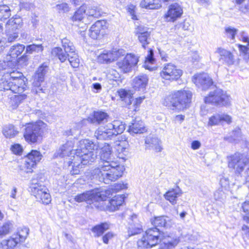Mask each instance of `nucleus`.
I'll list each match as a JSON object with an SVG mask.
<instances>
[{"instance_id":"1","label":"nucleus","mask_w":249,"mask_h":249,"mask_svg":"<svg viewBox=\"0 0 249 249\" xmlns=\"http://www.w3.org/2000/svg\"><path fill=\"white\" fill-rule=\"evenodd\" d=\"M151 223L154 227L147 229L137 242L140 249H150L158 245L161 240L160 236L163 233L160 228L168 229L172 225L170 218L164 215L155 217L151 219Z\"/></svg>"},{"instance_id":"2","label":"nucleus","mask_w":249,"mask_h":249,"mask_svg":"<svg viewBox=\"0 0 249 249\" xmlns=\"http://www.w3.org/2000/svg\"><path fill=\"white\" fill-rule=\"evenodd\" d=\"M124 169V166L111 167L107 162L99 163L98 166L91 171V179L96 183L109 184L121 177Z\"/></svg>"},{"instance_id":"3","label":"nucleus","mask_w":249,"mask_h":249,"mask_svg":"<svg viewBox=\"0 0 249 249\" xmlns=\"http://www.w3.org/2000/svg\"><path fill=\"white\" fill-rule=\"evenodd\" d=\"M192 96V93L189 90H178L166 95L162 104L170 109L182 110L189 107Z\"/></svg>"},{"instance_id":"4","label":"nucleus","mask_w":249,"mask_h":249,"mask_svg":"<svg viewBox=\"0 0 249 249\" xmlns=\"http://www.w3.org/2000/svg\"><path fill=\"white\" fill-rule=\"evenodd\" d=\"M97 156V152L95 151L83 152L80 150H76L74 155L65 161V166H71V174L77 175L80 173V169L82 168L84 165L91 164L95 160Z\"/></svg>"},{"instance_id":"5","label":"nucleus","mask_w":249,"mask_h":249,"mask_svg":"<svg viewBox=\"0 0 249 249\" xmlns=\"http://www.w3.org/2000/svg\"><path fill=\"white\" fill-rule=\"evenodd\" d=\"M25 47L23 44H17L13 46L10 49L9 54L12 58L11 61L16 60L18 63L26 65L28 60V55L32 54L33 52H42L43 47L42 45H36L33 44L27 45L26 48L25 53L20 57H18L24 51Z\"/></svg>"},{"instance_id":"6","label":"nucleus","mask_w":249,"mask_h":249,"mask_svg":"<svg viewBox=\"0 0 249 249\" xmlns=\"http://www.w3.org/2000/svg\"><path fill=\"white\" fill-rule=\"evenodd\" d=\"M46 124L40 121L36 123H29L25 125L23 136L29 143H35L42 137Z\"/></svg>"},{"instance_id":"7","label":"nucleus","mask_w":249,"mask_h":249,"mask_svg":"<svg viewBox=\"0 0 249 249\" xmlns=\"http://www.w3.org/2000/svg\"><path fill=\"white\" fill-rule=\"evenodd\" d=\"M204 102L217 106H228L230 104L231 98L226 92L217 87L209 92L208 96L205 97Z\"/></svg>"},{"instance_id":"8","label":"nucleus","mask_w":249,"mask_h":249,"mask_svg":"<svg viewBox=\"0 0 249 249\" xmlns=\"http://www.w3.org/2000/svg\"><path fill=\"white\" fill-rule=\"evenodd\" d=\"M27 84L26 77L17 79L14 81L3 80L0 82V90H10L14 93L20 94L28 89Z\"/></svg>"},{"instance_id":"9","label":"nucleus","mask_w":249,"mask_h":249,"mask_svg":"<svg viewBox=\"0 0 249 249\" xmlns=\"http://www.w3.org/2000/svg\"><path fill=\"white\" fill-rule=\"evenodd\" d=\"M249 164V156L244 153L236 152L229 157L228 166L235 169V172L240 174L245 167Z\"/></svg>"},{"instance_id":"10","label":"nucleus","mask_w":249,"mask_h":249,"mask_svg":"<svg viewBox=\"0 0 249 249\" xmlns=\"http://www.w3.org/2000/svg\"><path fill=\"white\" fill-rule=\"evenodd\" d=\"M53 56L57 57L61 62H64L67 59L70 64L73 68H78L79 65L80 60L78 56L75 51L73 53H65L60 47H55L52 50Z\"/></svg>"},{"instance_id":"11","label":"nucleus","mask_w":249,"mask_h":249,"mask_svg":"<svg viewBox=\"0 0 249 249\" xmlns=\"http://www.w3.org/2000/svg\"><path fill=\"white\" fill-rule=\"evenodd\" d=\"M42 158V155L39 151L32 150L24 159V162L21 166V170L26 173H32L33 169L36 167Z\"/></svg>"},{"instance_id":"12","label":"nucleus","mask_w":249,"mask_h":249,"mask_svg":"<svg viewBox=\"0 0 249 249\" xmlns=\"http://www.w3.org/2000/svg\"><path fill=\"white\" fill-rule=\"evenodd\" d=\"M109 192H99L97 189H94L89 191H87L82 193L77 194L74 197V200L77 202H86L87 203L91 204L93 200H97L100 197H105L108 195Z\"/></svg>"},{"instance_id":"13","label":"nucleus","mask_w":249,"mask_h":249,"mask_svg":"<svg viewBox=\"0 0 249 249\" xmlns=\"http://www.w3.org/2000/svg\"><path fill=\"white\" fill-rule=\"evenodd\" d=\"M182 74V70L177 69L175 65L171 63L165 64L160 72V75L162 79L170 81L178 80Z\"/></svg>"},{"instance_id":"14","label":"nucleus","mask_w":249,"mask_h":249,"mask_svg":"<svg viewBox=\"0 0 249 249\" xmlns=\"http://www.w3.org/2000/svg\"><path fill=\"white\" fill-rule=\"evenodd\" d=\"M124 51L123 49H116L111 51L104 50L98 56V61L100 63L108 64L117 60L121 55H124Z\"/></svg>"},{"instance_id":"15","label":"nucleus","mask_w":249,"mask_h":249,"mask_svg":"<svg viewBox=\"0 0 249 249\" xmlns=\"http://www.w3.org/2000/svg\"><path fill=\"white\" fill-rule=\"evenodd\" d=\"M138 58L133 54H127L123 60L117 62V66L124 73L129 72L132 68L137 65Z\"/></svg>"},{"instance_id":"16","label":"nucleus","mask_w":249,"mask_h":249,"mask_svg":"<svg viewBox=\"0 0 249 249\" xmlns=\"http://www.w3.org/2000/svg\"><path fill=\"white\" fill-rule=\"evenodd\" d=\"M195 85L203 90H206L213 85V79L206 73L195 74L193 78Z\"/></svg>"},{"instance_id":"17","label":"nucleus","mask_w":249,"mask_h":249,"mask_svg":"<svg viewBox=\"0 0 249 249\" xmlns=\"http://www.w3.org/2000/svg\"><path fill=\"white\" fill-rule=\"evenodd\" d=\"M101 148L100 152V161L99 163L108 162V164L111 165V167H117L118 166H123L118 162L112 160L111 158L112 148L111 146L107 143H105L103 146L100 145Z\"/></svg>"},{"instance_id":"18","label":"nucleus","mask_w":249,"mask_h":249,"mask_svg":"<svg viewBox=\"0 0 249 249\" xmlns=\"http://www.w3.org/2000/svg\"><path fill=\"white\" fill-rule=\"evenodd\" d=\"M182 14L183 9L181 6L175 2L169 6L167 12L164 16V18L167 21L174 22L180 18Z\"/></svg>"},{"instance_id":"19","label":"nucleus","mask_w":249,"mask_h":249,"mask_svg":"<svg viewBox=\"0 0 249 249\" xmlns=\"http://www.w3.org/2000/svg\"><path fill=\"white\" fill-rule=\"evenodd\" d=\"M135 33L142 47L145 49L151 40V31L147 27L141 25L136 29Z\"/></svg>"},{"instance_id":"20","label":"nucleus","mask_w":249,"mask_h":249,"mask_svg":"<svg viewBox=\"0 0 249 249\" xmlns=\"http://www.w3.org/2000/svg\"><path fill=\"white\" fill-rule=\"evenodd\" d=\"M114 133L109 128V125L107 124L105 126H101L95 131L94 135L98 140H111L114 138Z\"/></svg>"},{"instance_id":"21","label":"nucleus","mask_w":249,"mask_h":249,"mask_svg":"<svg viewBox=\"0 0 249 249\" xmlns=\"http://www.w3.org/2000/svg\"><path fill=\"white\" fill-rule=\"evenodd\" d=\"M99 192H106L108 191L109 193L107 195L105 196V197H100L99 199H97V200H93V201L91 202V204H92L93 206L98 210L101 211H107L108 209V206L107 205V202H106V199L109 197L110 196H112V190L110 189H103L100 188H97Z\"/></svg>"},{"instance_id":"22","label":"nucleus","mask_w":249,"mask_h":249,"mask_svg":"<svg viewBox=\"0 0 249 249\" xmlns=\"http://www.w3.org/2000/svg\"><path fill=\"white\" fill-rule=\"evenodd\" d=\"M219 54V60L223 64L228 66L233 65L234 62L233 55L232 53L222 48H218L215 52Z\"/></svg>"},{"instance_id":"23","label":"nucleus","mask_w":249,"mask_h":249,"mask_svg":"<svg viewBox=\"0 0 249 249\" xmlns=\"http://www.w3.org/2000/svg\"><path fill=\"white\" fill-rule=\"evenodd\" d=\"M146 129L143 122L141 120H133L129 124L128 132L132 135L143 133Z\"/></svg>"},{"instance_id":"24","label":"nucleus","mask_w":249,"mask_h":249,"mask_svg":"<svg viewBox=\"0 0 249 249\" xmlns=\"http://www.w3.org/2000/svg\"><path fill=\"white\" fill-rule=\"evenodd\" d=\"M138 221L137 215L135 214H133L129 221V226L128 228L129 236L141 233L142 231V226Z\"/></svg>"},{"instance_id":"25","label":"nucleus","mask_w":249,"mask_h":249,"mask_svg":"<svg viewBox=\"0 0 249 249\" xmlns=\"http://www.w3.org/2000/svg\"><path fill=\"white\" fill-rule=\"evenodd\" d=\"M74 142L72 140H68L67 142L62 144L56 151L54 156L56 157L63 158L65 156H69L70 154L73 150Z\"/></svg>"},{"instance_id":"26","label":"nucleus","mask_w":249,"mask_h":249,"mask_svg":"<svg viewBox=\"0 0 249 249\" xmlns=\"http://www.w3.org/2000/svg\"><path fill=\"white\" fill-rule=\"evenodd\" d=\"M37 190L35 193L32 194L36 198L42 203L47 205L51 201V197L48 189L45 186Z\"/></svg>"},{"instance_id":"27","label":"nucleus","mask_w":249,"mask_h":249,"mask_svg":"<svg viewBox=\"0 0 249 249\" xmlns=\"http://www.w3.org/2000/svg\"><path fill=\"white\" fill-rule=\"evenodd\" d=\"M100 147V145L89 139H83L79 142L78 147L76 150H80L83 152L95 151Z\"/></svg>"},{"instance_id":"28","label":"nucleus","mask_w":249,"mask_h":249,"mask_svg":"<svg viewBox=\"0 0 249 249\" xmlns=\"http://www.w3.org/2000/svg\"><path fill=\"white\" fill-rule=\"evenodd\" d=\"M108 118L109 115L107 113L102 111H94L88 120L92 124H100L107 122Z\"/></svg>"},{"instance_id":"29","label":"nucleus","mask_w":249,"mask_h":249,"mask_svg":"<svg viewBox=\"0 0 249 249\" xmlns=\"http://www.w3.org/2000/svg\"><path fill=\"white\" fill-rule=\"evenodd\" d=\"M146 149H152L157 152H160L162 148L160 145V140L154 136H147L145 139Z\"/></svg>"},{"instance_id":"30","label":"nucleus","mask_w":249,"mask_h":249,"mask_svg":"<svg viewBox=\"0 0 249 249\" xmlns=\"http://www.w3.org/2000/svg\"><path fill=\"white\" fill-rule=\"evenodd\" d=\"M125 198L124 195L115 196L110 201L107 202L108 211L114 212L118 210L119 207L124 202Z\"/></svg>"},{"instance_id":"31","label":"nucleus","mask_w":249,"mask_h":249,"mask_svg":"<svg viewBox=\"0 0 249 249\" xmlns=\"http://www.w3.org/2000/svg\"><path fill=\"white\" fill-rule=\"evenodd\" d=\"M41 174H36L34 175L31 178L29 185V191L31 194L35 193L37 190L41 189L42 187H45L42 184V178Z\"/></svg>"},{"instance_id":"32","label":"nucleus","mask_w":249,"mask_h":249,"mask_svg":"<svg viewBox=\"0 0 249 249\" xmlns=\"http://www.w3.org/2000/svg\"><path fill=\"white\" fill-rule=\"evenodd\" d=\"M105 24L106 22L104 20H97L91 26L89 30L90 37L94 39H97L101 30L104 29Z\"/></svg>"},{"instance_id":"33","label":"nucleus","mask_w":249,"mask_h":249,"mask_svg":"<svg viewBox=\"0 0 249 249\" xmlns=\"http://www.w3.org/2000/svg\"><path fill=\"white\" fill-rule=\"evenodd\" d=\"M147 83L148 78L146 75H139L135 77L133 80V88L136 90L143 91Z\"/></svg>"},{"instance_id":"34","label":"nucleus","mask_w":249,"mask_h":249,"mask_svg":"<svg viewBox=\"0 0 249 249\" xmlns=\"http://www.w3.org/2000/svg\"><path fill=\"white\" fill-rule=\"evenodd\" d=\"M223 121L230 124L231 122V118L230 116L226 114H216L212 116L209 118L208 124L212 126L218 124L219 123Z\"/></svg>"},{"instance_id":"35","label":"nucleus","mask_w":249,"mask_h":249,"mask_svg":"<svg viewBox=\"0 0 249 249\" xmlns=\"http://www.w3.org/2000/svg\"><path fill=\"white\" fill-rule=\"evenodd\" d=\"M181 191L179 187L175 189H172L168 190L164 195V198L169 201L172 205L177 203V200L178 197L180 196Z\"/></svg>"},{"instance_id":"36","label":"nucleus","mask_w":249,"mask_h":249,"mask_svg":"<svg viewBox=\"0 0 249 249\" xmlns=\"http://www.w3.org/2000/svg\"><path fill=\"white\" fill-rule=\"evenodd\" d=\"M109 128L114 133V138L122 133L125 129L124 124L119 120H114L112 123H108Z\"/></svg>"},{"instance_id":"37","label":"nucleus","mask_w":249,"mask_h":249,"mask_svg":"<svg viewBox=\"0 0 249 249\" xmlns=\"http://www.w3.org/2000/svg\"><path fill=\"white\" fill-rule=\"evenodd\" d=\"M110 224L108 222H103L93 227L91 229L94 234L95 237H100L107 230L109 229Z\"/></svg>"},{"instance_id":"38","label":"nucleus","mask_w":249,"mask_h":249,"mask_svg":"<svg viewBox=\"0 0 249 249\" xmlns=\"http://www.w3.org/2000/svg\"><path fill=\"white\" fill-rule=\"evenodd\" d=\"M140 6L145 9H157L161 7V2L160 0H142Z\"/></svg>"},{"instance_id":"39","label":"nucleus","mask_w":249,"mask_h":249,"mask_svg":"<svg viewBox=\"0 0 249 249\" xmlns=\"http://www.w3.org/2000/svg\"><path fill=\"white\" fill-rule=\"evenodd\" d=\"M23 25L22 19L19 16H16L15 17L8 20L7 28L18 31Z\"/></svg>"},{"instance_id":"40","label":"nucleus","mask_w":249,"mask_h":249,"mask_svg":"<svg viewBox=\"0 0 249 249\" xmlns=\"http://www.w3.org/2000/svg\"><path fill=\"white\" fill-rule=\"evenodd\" d=\"M118 94L126 105L130 106L132 104L133 95L130 90L121 89L118 91Z\"/></svg>"},{"instance_id":"41","label":"nucleus","mask_w":249,"mask_h":249,"mask_svg":"<svg viewBox=\"0 0 249 249\" xmlns=\"http://www.w3.org/2000/svg\"><path fill=\"white\" fill-rule=\"evenodd\" d=\"M180 242L178 237L174 236L173 237L168 236L163 242V249H173Z\"/></svg>"},{"instance_id":"42","label":"nucleus","mask_w":249,"mask_h":249,"mask_svg":"<svg viewBox=\"0 0 249 249\" xmlns=\"http://www.w3.org/2000/svg\"><path fill=\"white\" fill-rule=\"evenodd\" d=\"M18 133L15 126L12 124L5 125L2 129V133L7 138H11L15 137Z\"/></svg>"},{"instance_id":"43","label":"nucleus","mask_w":249,"mask_h":249,"mask_svg":"<svg viewBox=\"0 0 249 249\" xmlns=\"http://www.w3.org/2000/svg\"><path fill=\"white\" fill-rule=\"evenodd\" d=\"M47 72V66L43 65L40 66L36 73L35 76L34 82H39L43 83L44 80V77Z\"/></svg>"},{"instance_id":"44","label":"nucleus","mask_w":249,"mask_h":249,"mask_svg":"<svg viewBox=\"0 0 249 249\" xmlns=\"http://www.w3.org/2000/svg\"><path fill=\"white\" fill-rule=\"evenodd\" d=\"M25 77L23 74L18 71H6V73L4 75V78H1V81L3 80H8L14 81L17 79L22 78Z\"/></svg>"},{"instance_id":"45","label":"nucleus","mask_w":249,"mask_h":249,"mask_svg":"<svg viewBox=\"0 0 249 249\" xmlns=\"http://www.w3.org/2000/svg\"><path fill=\"white\" fill-rule=\"evenodd\" d=\"M61 43L62 47L64 48V52L68 53H73L75 51V47L70 40L67 37H64L61 39Z\"/></svg>"},{"instance_id":"46","label":"nucleus","mask_w":249,"mask_h":249,"mask_svg":"<svg viewBox=\"0 0 249 249\" xmlns=\"http://www.w3.org/2000/svg\"><path fill=\"white\" fill-rule=\"evenodd\" d=\"M86 6L82 5L75 12L74 15L71 18L73 21H81L86 14Z\"/></svg>"},{"instance_id":"47","label":"nucleus","mask_w":249,"mask_h":249,"mask_svg":"<svg viewBox=\"0 0 249 249\" xmlns=\"http://www.w3.org/2000/svg\"><path fill=\"white\" fill-rule=\"evenodd\" d=\"M11 16V10L6 5H0V20L4 21Z\"/></svg>"},{"instance_id":"48","label":"nucleus","mask_w":249,"mask_h":249,"mask_svg":"<svg viewBox=\"0 0 249 249\" xmlns=\"http://www.w3.org/2000/svg\"><path fill=\"white\" fill-rule=\"evenodd\" d=\"M19 242H20V240L15 235H13L12 237H11L10 239L7 240L3 241L0 244V246H2L3 245L7 246L8 248H14Z\"/></svg>"},{"instance_id":"49","label":"nucleus","mask_w":249,"mask_h":249,"mask_svg":"<svg viewBox=\"0 0 249 249\" xmlns=\"http://www.w3.org/2000/svg\"><path fill=\"white\" fill-rule=\"evenodd\" d=\"M102 14L101 9L96 6H93L89 9L86 13L89 18L93 17L94 18H99L102 16Z\"/></svg>"},{"instance_id":"50","label":"nucleus","mask_w":249,"mask_h":249,"mask_svg":"<svg viewBox=\"0 0 249 249\" xmlns=\"http://www.w3.org/2000/svg\"><path fill=\"white\" fill-rule=\"evenodd\" d=\"M78 127L79 125L75 124V126H74L73 128L70 129V130L65 131L64 132L63 135L67 137L71 136L73 137L72 141L75 139H77V137L80 133V131Z\"/></svg>"},{"instance_id":"51","label":"nucleus","mask_w":249,"mask_h":249,"mask_svg":"<svg viewBox=\"0 0 249 249\" xmlns=\"http://www.w3.org/2000/svg\"><path fill=\"white\" fill-rule=\"evenodd\" d=\"M29 231V230L27 228L23 227L19 229L17 233L14 235L18 237L20 242H23L27 237Z\"/></svg>"},{"instance_id":"52","label":"nucleus","mask_w":249,"mask_h":249,"mask_svg":"<svg viewBox=\"0 0 249 249\" xmlns=\"http://www.w3.org/2000/svg\"><path fill=\"white\" fill-rule=\"evenodd\" d=\"M18 31L11 30V29H7L6 32V36L7 37V41L8 42H13L16 40L18 37Z\"/></svg>"},{"instance_id":"53","label":"nucleus","mask_w":249,"mask_h":249,"mask_svg":"<svg viewBox=\"0 0 249 249\" xmlns=\"http://www.w3.org/2000/svg\"><path fill=\"white\" fill-rule=\"evenodd\" d=\"M43 83H40L39 82H33V88L32 89L33 93L38 94L40 93H44L46 89L42 86V84Z\"/></svg>"},{"instance_id":"54","label":"nucleus","mask_w":249,"mask_h":249,"mask_svg":"<svg viewBox=\"0 0 249 249\" xmlns=\"http://www.w3.org/2000/svg\"><path fill=\"white\" fill-rule=\"evenodd\" d=\"M12 227L13 224L10 222H7L3 224L2 226L0 227V235H4L8 234Z\"/></svg>"},{"instance_id":"55","label":"nucleus","mask_w":249,"mask_h":249,"mask_svg":"<svg viewBox=\"0 0 249 249\" xmlns=\"http://www.w3.org/2000/svg\"><path fill=\"white\" fill-rule=\"evenodd\" d=\"M55 8L59 14H64L67 13L70 11V7L67 3H62L57 4Z\"/></svg>"},{"instance_id":"56","label":"nucleus","mask_w":249,"mask_h":249,"mask_svg":"<svg viewBox=\"0 0 249 249\" xmlns=\"http://www.w3.org/2000/svg\"><path fill=\"white\" fill-rule=\"evenodd\" d=\"M237 31L236 29L230 26L225 28V32L227 37L232 40H234Z\"/></svg>"},{"instance_id":"57","label":"nucleus","mask_w":249,"mask_h":249,"mask_svg":"<svg viewBox=\"0 0 249 249\" xmlns=\"http://www.w3.org/2000/svg\"><path fill=\"white\" fill-rule=\"evenodd\" d=\"M126 9L127 13L131 16V18L133 20H137V18L136 15V6L133 4H129L126 6Z\"/></svg>"},{"instance_id":"58","label":"nucleus","mask_w":249,"mask_h":249,"mask_svg":"<svg viewBox=\"0 0 249 249\" xmlns=\"http://www.w3.org/2000/svg\"><path fill=\"white\" fill-rule=\"evenodd\" d=\"M214 197L216 200L222 201L226 198V196L223 190L219 189L214 192Z\"/></svg>"},{"instance_id":"59","label":"nucleus","mask_w":249,"mask_h":249,"mask_svg":"<svg viewBox=\"0 0 249 249\" xmlns=\"http://www.w3.org/2000/svg\"><path fill=\"white\" fill-rule=\"evenodd\" d=\"M7 63L5 61H0V76H2V78H4V75L8 71L9 69L7 70Z\"/></svg>"},{"instance_id":"60","label":"nucleus","mask_w":249,"mask_h":249,"mask_svg":"<svg viewBox=\"0 0 249 249\" xmlns=\"http://www.w3.org/2000/svg\"><path fill=\"white\" fill-rule=\"evenodd\" d=\"M241 136V129L237 127L232 132L231 137L234 141L239 140Z\"/></svg>"},{"instance_id":"61","label":"nucleus","mask_w":249,"mask_h":249,"mask_svg":"<svg viewBox=\"0 0 249 249\" xmlns=\"http://www.w3.org/2000/svg\"><path fill=\"white\" fill-rule=\"evenodd\" d=\"M155 61L154 57V52L152 49H150L148 51V54L145 57V62L153 64Z\"/></svg>"},{"instance_id":"62","label":"nucleus","mask_w":249,"mask_h":249,"mask_svg":"<svg viewBox=\"0 0 249 249\" xmlns=\"http://www.w3.org/2000/svg\"><path fill=\"white\" fill-rule=\"evenodd\" d=\"M11 149L14 154L17 155L21 154L23 151L22 147L19 144H15L12 145Z\"/></svg>"},{"instance_id":"63","label":"nucleus","mask_w":249,"mask_h":249,"mask_svg":"<svg viewBox=\"0 0 249 249\" xmlns=\"http://www.w3.org/2000/svg\"><path fill=\"white\" fill-rule=\"evenodd\" d=\"M27 97L26 94H19L18 95L15 96L14 100L16 102V104L18 106V104L22 102V101L25 99Z\"/></svg>"},{"instance_id":"64","label":"nucleus","mask_w":249,"mask_h":249,"mask_svg":"<svg viewBox=\"0 0 249 249\" xmlns=\"http://www.w3.org/2000/svg\"><path fill=\"white\" fill-rule=\"evenodd\" d=\"M113 237V234L111 232H108L106 233L102 237L103 241L105 244H107L109 240Z\"/></svg>"}]
</instances>
